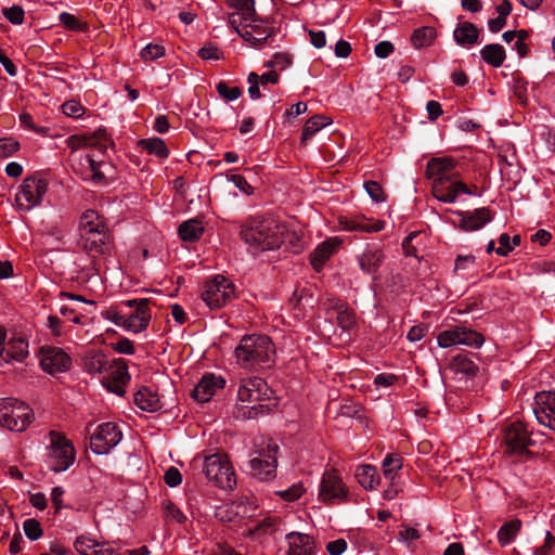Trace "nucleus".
Returning a JSON list of instances; mask_svg holds the SVG:
<instances>
[{
    "instance_id": "nucleus-25",
    "label": "nucleus",
    "mask_w": 555,
    "mask_h": 555,
    "mask_svg": "<svg viewBox=\"0 0 555 555\" xmlns=\"http://www.w3.org/2000/svg\"><path fill=\"white\" fill-rule=\"evenodd\" d=\"M344 230L365 233L379 232L385 228L382 220L366 219L364 217L345 218L340 220Z\"/></svg>"
},
{
    "instance_id": "nucleus-20",
    "label": "nucleus",
    "mask_w": 555,
    "mask_h": 555,
    "mask_svg": "<svg viewBox=\"0 0 555 555\" xmlns=\"http://www.w3.org/2000/svg\"><path fill=\"white\" fill-rule=\"evenodd\" d=\"M431 193L440 202L454 203L460 194L472 195V191L460 178L431 185Z\"/></svg>"
},
{
    "instance_id": "nucleus-33",
    "label": "nucleus",
    "mask_w": 555,
    "mask_h": 555,
    "mask_svg": "<svg viewBox=\"0 0 555 555\" xmlns=\"http://www.w3.org/2000/svg\"><path fill=\"white\" fill-rule=\"evenodd\" d=\"M521 529V521L518 518L505 522L498 531V541L502 546L508 545L515 540Z\"/></svg>"
},
{
    "instance_id": "nucleus-28",
    "label": "nucleus",
    "mask_w": 555,
    "mask_h": 555,
    "mask_svg": "<svg viewBox=\"0 0 555 555\" xmlns=\"http://www.w3.org/2000/svg\"><path fill=\"white\" fill-rule=\"evenodd\" d=\"M5 362H22L28 356V343L23 337L11 338L4 346Z\"/></svg>"
},
{
    "instance_id": "nucleus-53",
    "label": "nucleus",
    "mask_w": 555,
    "mask_h": 555,
    "mask_svg": "<svg viewBox=\"0 0 555 555\" xmlns=\"http://www.w3.org/2000/svg\"><path fill=\"white\" fill-rule=\"evenodd\" d=\"M164 508H165V516L167 519L175 520L178 524H183L186 520V516L172 502H167L165 504Z\"/></svg>"
},
{
    "instance_id": "nucleus-18",
    "label": "nucleus",
    "mask_w": 555,
    "mask_h": 555,
    "mask_svg": "<svg viewBox=\"0 0 555 555\" xmlns=\"http://www.w3.org/2000/svg\"><path fill=\"white\" fill-rule=\"evenodd\" d=\"M533 413L540 425L555 431V390L535 395Z\"/></svg>"
},
{
    "instance_id": "nucleus-52",
    "label": "nucleus",
    "mask_w": 555,
    "mask_h": 555,
    "mask_svg": "<svg viewBox=\"0 0 555 555\" xmlns=\"http://www.w3.org/2000/svg\"><path fill=\"white\" fill-rule=\"evenodd\" d=\"M4 17L12 24L21 25L24 22L25 12L21 5L3 9Z\"/></svg>"
},
{
    "instance_id": "nucleus-63",
    "label": "nucleus",
    "mask_w": 555,
    "mask_h": 555,
    "mask_svg": "<svg viewBox=\"0 0 555 555\" xmlns=\"http://www.w3.org/2000/svg\"><path fill=\"white\" fill-rule=\"evenodd\" d=\"M347 550V542L345 539H337L331 541L326 545V551L330 555H341Z\"/></svg>"
},
{
    "instance_id": "nucleus-41",
    "label": "nucleus",
    "mask_w": 555,
    "mask_h": 555,
    "mask_svg": "<svg viewBox=\"0 0 555 555\" xmlns=\"http://www.w3.org/2000/svg\"><path fill=\"white\" fill-rule=\"evenodd\" d=\"M74 546L81 555H92L93 551L101 546V543L94 539L80 535L75 540Z\"/></svg>"
},
{
    "instance_id": "nucleus-9",
    "label": "nucleus",
    "mask_w": 555,
    "mask_h": 555,
    "mask_svg": "<svg viewBox=\"0 0 555 555\" xmlns=\"http://www.w3.org/2000/svg\"><path fill=\"white\" fill-rule=\"evenodd\" d=\"M49 466L55 473L65 472L75 461L72 443L60 433L50 431Z\"/></svg>"
},
{
    "instance_id": "nucleus-30",
    "label": "nucleus",
    "mask_w": 555,
    "mask_h": 555,
    "mask_svg": "<svg viewBox=\"0 0 555 555\" xmlns=\"http://www.w3.org/2000/svg\"><path fill=\"white\" fill-rule=\"evenodd\" d=\"M480 56L487 64L498 68L504 63L506 53L501 44L489 43L480 50Z\"/></svg>"
},
{
    "instance_id": "nucleus-38",
    "label": "nucleus",
    "mask_w": 555,
    "mask_h": 555,
    "mask_svg": "<svg viewBox=\"0 0 555 555\" xmlns=\"http://www.w3.org/2000/svg\"><path fill=\"white\" fill-rule=\"evenodd\" d=\"M111 363L112 361H109L104 353L95 352L87 358L86 369L91 374H105Z\"/></svg>"
},
{
    "instance_id": "nucleus-34",
    "label": "nucleus",
    "mask_w": 555,
    "mask_h": 555,
    "mask_svg": "<svg viewBox=\"0 0 555 555\" xmlns=\"http://www.w3.org/2000/svg\"><path fill=\"white\" fill-rule=\"evenodd\" d=\"M437 33L434 27L423 26L413 31L411 36V42L414 48L420 49L424 47H429L433 44L436 39Z\"/></svg>"
},
{
    "instance_id": "nucleus-55",
    "label": "nucleus",
    "mask_w": 555,
    "mask_h": 555,
    "mask_svg": "<svg viewBox=\"0 0 555 555\" xmlns=\"http://www.w3.org/2000/svg\"><path fill=\"white\" fill-rule=\"evenodd\" d=\"M62 111L66 116L79 118L85 113V107L77 101L70 100L62 105Z\"/></svg>"
},
{
    "instance_id": "nucleus-61",
    "label": "nucleus",
    "mask_w": 555,
    "mask_h": 555,
    "mask_svg": "<svg viewBox=\"0 0 555 555\" xmlns=\"http://www.w3.org/2000/svg\"><path fill=\"white\" fill-rule=\"evenodd\" d=\"M500 246L495 249V253L500 256H507L514 246L511 244V237L507 233H502L499 237Z\"/></svg>"
},
{
    "instance_id": "nucleus-32",
    "label": "nucleus",
    "mask_w": 555,
    "mask_h": 555,
    "mask_svg": "<svg viewBox=\"0 0 555 555\" xmlns=\"http://www.w3.org/2000/svg\"><path fill=\"white\" fill-rule=\"evenodd\" d=\"M332 119L324 115H314L310 117L302 128L301 141L311 139L318 131L330 125Z\"/></svg>"
},
{
    "instance_id": "nucleus-42",
    "label": "nucleus",
    "mask_w": 555,
    "mask_h": 555,
    "mask_svg": "<svg viewBox=\"0 0 555 555\" xmlns=\"http://www.w3.org/2000/svg\"><path fill=\"white\" fill-rule=\"evenodd\" d=\"M401 466V457L388 454L383 461L385 478L392 481Z\"/></svg>"
},
{
    "instance_id": "nucleus-44",
    "label": "nucleus",
    "mask_w": 555,
    "mask_h": 555,
    "mask_svg": "<svg viewBox=\"0 0 555 555\" xmlns=\"http://www.w3.org/2000/svg\"><path fill=\"white\" fill-rule=\"evenodd\" d=\"M60 22L69 30L73 31H86L88 29L87 24L80 22L75 15L63 12L59 16Z\"/></svg>"
},
{
    "instance_id": "nucleus-17",
    "label": "nucleus",
    "mask_w": 555,
    "mask_h": 555,
    "mask_svg": "<svg viewBox=\"0 0 555 555\" xmlns=\"http://www.w3.org/2000/svg\"><path fill=\"white\" fill-rule=\"evenodd\" d=\"M426 177L431 180V185L460 178L455 159L448 156L429 159L426 166Z\"/></svg>"
},
{
    "instance_id": "nucleus-59",
    "label": "nucleus",
    "mask_w": 555,
    "mask_h": 555,
    "mask_svg": "<svg viewBox=\"0 0 555 555\" xmlns=\"http://www.w3.org/2000/svg\"><path fill=\"white\" fill-rule=\"evenodd\" d=\"M230 181L233 182L234 185L243 193L247 195L253 194L254 188L247 182L245 177H243L242 175H232L230 177Z\"/></svg>"
},
{
    "instance_id": "nucleus-7",
    "label": "nucleus",
    "mask_w": 555,
    "mask_h": 555,
    "mask_svg": "<svg viewBox=\"0 0 555 555\" xmlns=\"http://www.w3.org/2000/svg\"><path fill=\"white\" fill-rule=\"evenodd\" d=\"M33 421V411L15 398L0 399V425L12 431H23Z\"/></svg>"
},
{
    "instance_id": "nucleus-64",
    "label": "nucleus",
    "mask_w": 555,
    "mask_h": 555,
    "mask_svg": "<svg viewBox=\"0 0 555 555\" xmlns=\"http://www.w3.org/2000/svg\"><path fill=\"white\" fill-rule=\"evenodd\" d=\"M395 50L393 44L390 41L384 40L375 46L374 52L377 57L385 59L389 56Z\"/></svg>"
},
{
    "instance_id": "nucleus-10",
    "label": "nucleus",
    "mask_w": 555,
    "mask_h": 555,
    "mask_svg": "<svg viewBox=\"0 0 555 555\" xmlns=\"http://www.w3.org/2000/svg\"><path fill=\"white\" fill-rule=\"evenodd\" d=\"M437 343L440 348H450L462 345L478 349L483 345L485 337L481 333L470 327L456 325L440 332L437 336Z\"/></svg>"
},
{
    "instance_id": "nucleus-31",
    "label": "nucleus",
    "mask_w": 555,
    "mask_h": 555,
    "mask_svg": "<svg viewBox=\"0 0 555 555\" xmlns=\"http://www.w3.org/2000/svg\"><path fill=\"white\" fill-rule=\"evenodd\" d=\"M358 482L366 490H373L379 481L377 470L372 465H360L356 470Z\"/></svg>"
},
{
    "instance_id": "nucleus-27",
    "label": "nucleus",
    "mask_w": 555,
    "mask_h": 555,
    "mask_svg": "<svg viewBox=\"0 0 555 555\" xmlns=\"http://www.w3.org/2000/svg\"><path fill=\"white\" fill-rule=\"evenodd\" d=\"M453 38L461 47H472L478 42L479 30L470 22L459 23L453 31Z\"/></svg>"
},
{
    "instance_id": "nucleus-13",
    "label": "nucleus",
    "mask_w": 555,
    "mask_h": 555,
    "mask_svg": "<svg viewBox=\"0 0 555 555\" xmlns=\"http://www.w3.org/2000/svg\"><path fill=\"white\" fill-rule=\"evenodd\" d=\"M533 444L527 425L520 421L509 424L504 430V453L508 455L530 454L528 448Z\"/></svg>"
},
{
    "instance_id": "nucleus-15",
    "label": "nucleus",
    "mask_w": 555,
    "mask_h": 555,
    "mask_svg": "<svg viewBox=\"0 0 555 555\" xmlns=\"http://www.w3.org/2000/svg\"><path fill=\"white\" fill-rule=\"evenodd\" d=\"M125 305L129 308H134L133 312L126 315L125 328L135 334L145 331L151 321L150 299H129L125 301Z\"/></svg>"
},
{
    "instance_id": "nucleus-5",
    "label": "nucleus",
    "mask_w": 555,
    "mask_h": 555,
    "mask_svg": "<svg viewBox=\"0 0 555 555\" xmlns=\"http://www.w3.org/2000/svg\"><path fill=\"white\" fill-rule=\"evenodd\" d=\"M229 25L244 41L257 49H261L267 40L274 35V28L256 12L248 13L245 17L230 14Z\"/></svg>"
},
{
    "instance_id": "nucleus-3",
    "label": "nucleus",
    "mask_w": 555,
    "mask_h": 555,
    "mask_svg": "<svg viewBox=\"0 0 555 555\" xmlns=\"http://www.w3.org/2000/svg\"><path fill=\"white\" fill-rule=\"evenodd\" d=\"M271 393L272 390L262 378L257 376L242 378L237 389V399L240 402L246 403L245 408L248 409L242 415L246 418H255L269 413L275 405L271 402Z\"/></svg>"
},
{
    "instance_id": "nucleus-23",
    "label": "nucleus",
    "mask_w": 555,
    "mask_h": 555,
    "mask_svg": "<svg viewBox=\"0 0 555 555\" xmlns=\"http://www.w3.org/2000/svg\"><path fill=\"white\" fill-rule=\"evenodd\" d=\"M385 255L383 250L375 245H367L362 254L358 256L360 269L367 274H374L383 263Z\"/></svg>"
},
{
    "instance_id": "nucleus-49",
    "label": "nucleus",
    "mask_w": 555,
    "mask_h": 555,
    "mask_svg": "<svg viewBox=\"0 0 555 555\" xmlns=\"http://www.w3.org/2000/svg\"><path fill=\"white\" fill-rule=\"evenodd\" d=\"M165 54V48L160 44L149 43L141 50V57L144 61H154Z\"/></svg>"
},
{
    "instance_id": "nucleus-11",
    "label": "nucleus",
    "mask_w": 555,
    "mask_h": 555,
    "mask_svg": "<svg viewBox=\"0 0 555 555\" xmlns=\"http://www.w3.org/2000/svg\"><path fill=\"white\" fill-rule=\"evenodd\" d=\"M278 451L279 447L274 442L268 443L266 449L255 451L249 460L250 474L261 481L273 479L278 466Z\"/></svg>"
},
{
    "instance_id": "nucleus-40",
    "label": "nucleus",
    "mask_w": 555,
    "mask_h": 555,
    "mask_svg": "<svg viewBox=\"0 0 555 555\" xmlns=\"http://www.w3.org/2000/svg\"><path fill=\"white\" fill-rule=\"evenodd\" d=\"M452 364L456 372L463 373L467 376H475L478 372V366L474 361L463 354L454 357Z\"/></svg>"
},
{
    "instance_id": "nucleus-26",
    "label": "nucleus",
    "mask_w": 555,
    "mask_h": 555,
    "mask_svg": "<svg viewBox=\"0 0 555 555\" xmlns=\"http://www.w3.org/2000/svg\"><path fill=\"white\" fill-rule=\"evenodd\" d=\"M341 241L338 237H332L324 241L320 244L311 255V264L317 270L320 271L325 261L330 259V257L337 251L340 246Z\"/></svg>"
},
{
    "instance_id": "nucleus-8",
    "label": "nucleus",
    "mask_w": 555,
    "mask_h": 555,
    "mask_svg": "<svg viewBox=\"0 0 555 555\" xmlns=\"http://www.w3.org/2000/svg\"><path fill=\"white\" fill-rule=\"evenodd\" d=\"M203 472L207 479L221 489H232L236 485L233 468L224 454L216 453L204 459Z\"/></svg>"
},
{
    "instance_id": "nucleus-58",
    "label": "nucleus",
    "mask_w": 555,
    "mask_h": 555,
    "mask_svg": "<svg viewBox=\"0 0 555 555\" xmlns=\"http://www.w3.org/2000/svg\"><path fill=\"white\" fill-rule=\"evenodd\" d=\"M555 546V537L550 531H546L543 545L537 547L533 555H550Z\"/></svg>"
},
{
    "instance_id": "nucleus-24",
    "label": "nucleus",
    "mask_w": 555,
    "mask_h": 555,
    "mask_svg": "<svg viewBox=\"0 0 555 555\" xmlns=\"http://www.w3.org/2000/svg\"><path fill=\"white\" fill-rule=\"evenodd\" d=\"M288 551L286 555H315L314 542L309 534L291 532L286 535Z\"/></svg>"
},
{
    "instance_id": "nucleus-2",
    "label": "nucleus",
    "mask_w": 555,
    "mask_h": 555,
    "mask_svg": "<svg viewBox=\"0 0 555 555\" xmlns=\"http://www.w3.org/2000/svg\"><path fill=\"white\" fill-rule=\"evenodd\" d=\"M285 227L272 219L254 217L241 227V238L256 251L278 249L284 241Z\"/></svg>"
},
{
    "instance_id": "nucleus-12",
    "label": "nucleus",
    "mask_w": 555,
    "mask_h": 555,
    "mask_svg": "<svg viewBox=\"0 0 555 555\" xmlns=\"http://www.w3.org/2000/svg\"><path fill=\"white\" fill-rule=\"evenodd\" d=\"M235 288L223 275H216L205 283L202 299L210 309H219L225 306L234 296Z\"/></svg>"
},
{
    "instance_id": "nucleus-56",
    "label": "nucleus",
    "mask_w": 555,
    "mask_h": 555,
    "mask_svg": "<svg viewBox=\"0 0 555 555\" xmlns=\"http://www.w3.org/2000/svg\"><path fill=\"white\" fill-rule=\"evenodd\" d=\"M420 533L415 528L409 526H402V529L399 531L398 540L406 543L409 546L413 541L420 539Z\"/></svg>"
},
{
    "instance_id": "nucleus-46",
    "label": "nucleus",
    "mask_w": 555,
    "mask_h": 555,
    "mask_svg": "<svg viewBox=\"0 0 555 555\" xmlns=\"http://www.w3.org/2000/svg\"><path fill=\"white\" fill-rule=\"evenodd\" d=\"M216 89L219 95L225 101H235L242 94V91L238 87H229L224 81H220Z\"/></svg>"
},
{
    "instance_id": "nucleus-22",
    "label": "nucleus",
    "mask_w": 555,
    "mask_h": 555,
    "mask_svg": "<svg viewBox=\"0 0 555 555\" xmlns=\"http://www.w3.org/2000/svg\"><path fill=\"white\" fill-rule=\"evenodd\" d=\"M224 379L214 374H206L196 384L192 391V397L201 402H208L218 389H222Z\"/></svg>"
},
{
    "instance_id": "nucleus-21",
    "label": "nucleus",
    "mask_w": 555,
    "mask_h": 555,
    "mask_svg": "<svg viewBox=\"0 0 555 555\" xmlns=\"http://www.w3.org/2000/svg\"><path fill=\"white\" fill-rule=\"evenodd\" d=\"M459 222L455 223L459 229L465 232L476 231L492 220L491 210L487 207L477 208L473 211H456Z\"/></svg>"
},
{
    "instance_id": "nucleus-57",
    "label": "nucleus",
    "mask_w": 555,
    "mask_h": 555,
    "mask_svg": "<svg viewBox=\"0 0 555 555\" xmlns=\"http://www.w3.org/2000/svg\"><path fill=\"white\" fill-rule=\"evenodd\" d=\"M164 480L169 487H177L182 482V475L178 468L171 466L166 470Z\"/></svg>"
},
{
    "instance_id": "nucleus-6",
    "label": "nucleus",
    "mask_w": 555,
    "mask_h": 555,
    "mask_svg": "<svg viewBox=\"0 0 555 555\" xmlns=\"http://www.w3.org/2000/svg\"><path fill=\"white\" fill-rule=\"evenodd\" d=\"M48 181L39 175L23 179L15 193V207L20 212H29L39 207L48 192Z\"/></svg>"
},
{
    "instance_id": "nucleus-36",
    "label": "nucleus",
    "mask_w": 555,
    "mask_h": 555,
    "mask_svg": "<svg viewBox=\"0 0 555 555\" xmlns=\"http://www.w3.org/2000/svg\"><path fill=\"white\" fill-rule=\"evenodd\" d=\"M139 145L149 154L155 155L160 158H167L169 155V151L164 140H162L160 138L142 139L140 140Z\"/></svg>"
},
{
    "instance_id": "nucleus-1",
    "label": "nucleus",
    "mask_w": 555,
    "mask_h": 555,
    "mask_svg": "<svg viewBox=\"0 0 555 555\" xmlns=\"http://www.w3.org/2000/svg\"><path fill=\"white\" fill-rule=\"evenodd\" d=\"M79 245L91 258L92 268L100 270V259L113 255L114 237L104 219L95 210H87L80 217Z\"/></svg>"
},
{
    "instance_id": "nucleus-14",
    "label": "nucleus",
    "mask_w": 555,
    "mask_h": 555,
    "mask_svg": "<svg viewBox=\"0 0 555 555\" xmlns=\"http://www.w3.org/2000/svg\"><path fill=\"white\" fill-rule=\"evenodd\" d=\"M122 438V433L114 423H104L90 437V448L95 454H107Z\"/></svg>"
},
{
    "instance_id": "nucleus-35",
    "label": "nucleus",
    "mask_w": 555,
    "mask_h": 555,
    "mask_svg": "<svg viewBox=\"0 0 555 555\" xmlns=\"http://www.w3.org/2000/svg\"><path fill=\"white\" fill-rule=\"evenodd\" d=\"M204 228L197 220L191 219L179 225L178 233L182 241L194 242L201 237Z\"/></svg>"
},
{
    "instance_id": "nucleus-19",
    "label": "nucleus",
    "mask_w": 555,
    "mask_h": 555,
    "mask_svg": "<svg viewBox=\"0 0 555 555\" xmlns=\"http://www.w3.org/2000/svg\"><path fill=\"white\" fill-rule=\"evenodd\" d=\"M40 365L49 374L65 372L72 365L70 357L57 347H42Z\"/></svg>"
},
{
    "instance_id": "nucleus-48",
    "label": "nucleus",
    "mask_w": 555,
    "mask_h": 555,
    "mask_svg": "<svg viewBox=\"0 0 555 555\" xmlns=\"http://www.w3.org/2000/svg\"><path fill=\"white\" fill-rule=\"evenodd\" d=\"M364 189L369 196L376 203H383L386 201L385 192L382 185L376 181H367L364 183Z\"/></svg>"
},
{
    "instance_id": "nucleus-50",
    "label": "nucleus",
    "mask_w": 555,
    "mask_h": 555,
    "mask_svg": "<svg viewBox=\"0 0 555 555\" xmlns=\"http://www.w3.org/2000/svg\"><path fill=\"white\" fill-rule=\"evenodd\" d=\"M93 142L94 140L89 138L88 134H74L66 140V144L72 151L83 146H93Z\"/></svg>"
},
{
    "instance_id": "nucleus-62",
    "label": "nucleus",
    "mask_w": 555,
    "mask_h": 555,
    "mask_svg": "<svg viewBox=\"0 0 555 555\" xmlns=\"http://www.w3.org/2000/svg\"><path fill=\"white\" fill-rule=\"evenodd\" d=\"M220 50L211 43L206 44L198 50V55L203 60H218L220 57Z\"/></svg>"
},
{
    "instance_id": "nucleus-45",
    "label": "nucleus",
    "mask_w": 555,
    "mask_h": 555,
    "mask_svg": "<svg viewBox=\"0 0 555 555\" xmlns=\"http://www.w3.org/2000/svg\"><path fill=\"white\" fill-rule=\"evenodd\" d=\"M227 3L236 9V12L232 14H237L240 16H247L248 13H255V0H227Z\"/></svg>"
},
{
    "instance_id": "nucleus-60",
    "label": "nucleus",
    "mask_w": 555,
    "mask_h": 555,
    "mask_svg": "<svg viewBox=\"0 0 555 555\" xmlns=\"http://www.w3.org/2000/svg\"><path fill=\"white\" fill-rule=\"evenodd\" d=\"M248 83L250 85L248 88L249 96L253 100H258L261 98V93L259 90V76L256 73H250L247 78Z\"/></svg>"
},
{
    "instance_id": "nucleus-51",
    "label": "nucleus",
    "mask_w": 555,
    "mask_h": 555,
    "mask_svg": "<svg viewBox=\"0 0 555 555\" xmlns=\"http://www.w3.org/2000/svg\"><path fill=\"white\" fill-rule=\"evenodd\" d=\"M304 493L301 483H294L285 490L276 491V494L287 502L298 500Z\"/></svg>"
},
{
    "instance_id": "nucleus-29",
    "label": "nucleus",
    "mask_w": 555,
    "mask_h": 555,
    "mask_svg": "<svg viewBox=\"0 0 555 555\" xmlns=\"http://www.w3.org/2000/svg\"><path fill=\"white\" fill-rule=\"evenodd\" d=\"M137 406L146 412H156L160 409L159 397L152 389L144 387L134 395Z\"/></svg>"
},
{
    "instance_id": "nucleus-54",
    "label": "nucleus",
    "mask_w": 555,
    "mask_h": 555,
    "mask_svg": "<svg viewBox=\"0 0 555 555\" xmlns=\"http://www.w3.org/2000/svg\"><path fill=\"white\" fill-rule=\"evenodd\" d=\"M20 147L17 141L12 138L0 139V158H5L13 155Z\"/></svg>"
},
{
    "instance_id": "nucleus-16",
    "label": "nucleus",
    "mask_w": 555,
    "mask_h": 555,
    "mask_svg": "<svg viewBox=\"0 0 555 555\" xmlns=\"http://www.w3.org/2000/svg\"><path fill=\"white\" fill-rule=\"evenodd\" d=\"M347 489L334 469L325 470L322 476L319 499L327 504L341 502L347 496Z\"/></svg>"
},
{
    "instance_id": "nucleus-39",
    "label": "nucleus",
    "mask_w": 555,
    "mask_h": 555,
    "mask_svg": "<svg viewBox=\"0 0 555 555\" xmlns=\"http://www.w3.org/2000/svg\"><path fill=\"white\" fill-rule=\"evenodd\" d=\"M103 379L129 382L130 376L127 365L122 362L112 361L108 370L105 372Z\"/></svg>"
},
{
    "instance_id": "nucleus-47",
    "label": "nucleus",
    "mask_w": 555,
    "mask_h": 555,
    "mask_svg": "<svg viewBox=\"0 0 555 555\" xmlns=\"http://www.w3.org/2000/svg\"><path fill=\"white\" fill-rule=\"evenodd\" d=\"M87 163L89 164V168L91 171V180L94 183H104L106 182L105 173L102 170L103 166H106L104 163H98L92 157H87Z\"/></svg>"
},
{
    "instance_id": "nucleus-37",
    "label": "nucleus",
    "mask_w": 555,
    "mask_h": 555,
    "mask_svg": "<svg viewBox=\"0 0 555 555\" xmlns=\"http://www.w3.org/2000/svg\"><path fill=\"white\" fill-rule=\"evenodd\" d=\"M330 301L332 308L338 309L337 322L339 326L345 331L351 330L356 325L354 312L349 309H341L343 305L338 299H330Z\"/></svg>"
},
{
    "instance_id": "nucleus-43",
    "label": "nucleus",
    "mask_w": 555,
    "mask_h": 555,
    "mask_svg": "<svg viewBox=\"0 0 555 555\" xmlns=\"http://www.w3.org/2000/svg\"><path fill=\"white\" fill-rule=\"evenodd\" d=\"M23 530L25 535L30 541H36L40 539L43 534V530L41 528L40 522L35 518H28L23 522Z\"/></svg>"
},
{
    "instance_id": "nucleus-4",
    "label": "nucleus",
    "mask_w": 555,
    "mask_h": 555,
    "mask_svg": "<svg viewBox=\"0 0 555 555\" xmlns=\"http://www.w3.org/2000/svg\"><path fill=\"white\" fill-rule=\"evenodd\" d=\"M234 352L237 363L245 369L270 365L275 356L274 345L266 335L244 336Z\"/></svg>"
}]
</instances>
